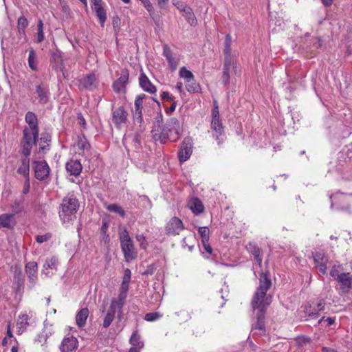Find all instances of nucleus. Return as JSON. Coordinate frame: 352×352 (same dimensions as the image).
Segmentation results:
<instances>
[{"label":"nucleus","instance_id":"obj_41","mask_svg":"<svg viewBox=\"0 0 352 352\" xmlns=\"http://www.w3.org/2000/svg\"><path fill=\"white\" fill-rule=\"evenodd\" d=\"M11 270L14 274V279L16 280L18 287H19L22 280L21 267L18 265H15L14 267H12Z\"/></svg>","mask_w":352,"mask_h":352},{"label":"nucleus","instance_id":"obj_34","mask_svg":"<svg viewBox=\"0 0 352 352\" xmlns=\"http://www.w3.org/2000/svg\"><path fill=\"white\" fill-rule=\"evenodd\" d=\"M186 88L190 93H198L201 88L199 83L197 82L195 78L192 80H190L188 82H186Z\"/></svg>","mask_w":352,"mask_h":352},{"label":"nucleus","instance_id":"obj_15","mask_svg":"<svg viewBox=\"0 0 352 352\" xmlns=\"http://www.w3.org/2000/svg\"><path fill=\"white\" fill-rule=\"evenodd\" d=\"M58 265V261L56 256H52L51 257H48L45 261L42 272L45 274V276L51 277L56 272Z\"/></svg>","mask_w":352,"mask_h":352},{"label":"nucleus","instance_id":"obj_20","mask_svg":"<svg viewBox=\"0 0 352 352\" xmlns=\"http://www.w3.org/2000/svg\"><path fill=\"white\" fill-rule=\"evenodd\" d=\"M127 120V113L122 107H120L112 112V120L116 126L120 127Z\"/></svg>","mask_w":352,"mask_h":352},{"label":"nucleus","instance_id":"obj_16","mask_svg":"<svg viewBox=\"0 0 352 352\" xmlns=\"http://www.w3.org/2000/svg\"><path fill=\"white\" fill-rule=\"evenodd\" d=\"M78 340L73 336H66L60 345L61 352H74L78 347Z\"/></svg>","mask_w":352,"mask_h":352},{"label":"nucleus","instance_id":"obj_3","mask_svg":"<svg viewBox=\"0 0 352 352\" xmlns=\"http://www.w3.org/2000/svg\"><path fill=\"white\" fill-rule=\"evenodd\" d=\"M25 120L28 126L23 129V155H29L31 148L35 144L38 135V121L37 116L32 111L26 113Z\"/></svg>","mask_w":352,"mask_h":352},{"label":"nucleus","instance_id":"obj_29","mask_svg":"<svg viewBox=\"0 0 352 352\" xmlns=\"http://www.w3.org/2000/svg\"><path fill=\"white\" fill-rule=\"evenodd\" d=\"M188 207L195 214L203 212L204 207L202 202L198 198H192L188 202Z\"/></svg>","mask_w":352,"mask_h":352},{"label":"nucleus","instance_id":"obj_13","mask_svg":"<svg viewBox=\"0 0 352 352\" xmlns=\"http://www.w3.org/2000/svg\"><path fill=\"white\" fill-rule=\"evenodd\" d=\"M163 56L166 58L172 71L176 70L180 61V57L173 52L167 44L163 45Z\"/></svg>","mask_w":352,"mask_h":352},{"label":"nucleus","instance_id":"obj_4","mask_svg":"<svg viewBox=\"0 0 352 352\" xmlns=\"http://www.w3.org/2000/svg\"><path fill=\"white\" fill-rule=\"evenodd\" d=\"M79 208L80 202L77 197L74 193H68L62 199L58 210L61 221L66 223L76 219Z\"/></svg>","mask_w":352,"mask_h":352},{"label":"nucleus","instance_id":"obj_26","mask_svg":"<svg viewBox=\"0 0 352 352\" xmlns=\"http://www.w3.org/2000/svg\"><path fill=\"white\" fill-rule=\"evenodd\" d=\"M36 94H37L38 102L41 104H45L49 101V89L43 85H38L36 87Z\"/></svg>","mask_w":352,"mask_h":352},{"label":"nucleus","instance_id":"obj_49","mask_svg":"<svg viewBox=\"0 0 352 352\" xmlns=\"http://www.w3.org/2000/svg\"><path fill=\"white\" fill-rule=\"evenodd\" d=\"M47 340V336H45L43 332H41L36 336L35 342L43 345L46 342Z\"/></svg>","mask_w":352,"mask_h":352},{"label":"nucleus","instance_id":"obj_57","mask_svg":"<svg viewBox=\"0 0 352 352\" xmlns=\"http://www.w3.org/2000/svg\"><path fill=\"white\" fill-rule=\"evenodd\" d=\"M340 274H339V270L338 267L336 265H334L330 271V275L336 280H337Z\"/></svg>","mask_w":352,"mask_h":352},{"label":"nucleus","instance_id":"obj_53","mask_svg":"<svg viewBox=\"0 0 352 352\" xmlns=\"http://www.w3.org/2000/svg\"><path fill=\"white\" fill-rule=\"evenodd\" d=\"M42 332L45 336H47V338H48L50 336H52V334L53 333L52 326L51 325L48 326L47 324H45V327H44V329Z\"/></svg>","mask_w":352,"mask_h":352},{"label":"nucleus","instance_id":"obj_10","mask_svg":"<svg viewBox=\"0 0 352 352\" xmlns=\"http://www.w3.org/2000/svg\"><path fill=\"white\" fill-rule=\"evenodd\" d=\"M25 273L28 277L27 285L30 289L33 288L38 280V265L35 261L28 262L25 265Z\"/></svg>","mask_w":352,"mask_h":352},{"label":"nucleus","instance_id":"obj_62","mask_svg":"<svg viewBox=\"0 0 352 352\" xmlns=\"http://www.w3.org/2000/svg\"><path fill=\"white\" fill-rule=\"evenodd\" d=\"M175 88L180 94L184 93L183 83L182 82H177Z\"/></svg>","mask_w":352,"mask_h":352},{"label":"nucleus","instance_id":"obj_28","mask_svg":"<svg viewBox=\"0 0 352 352\" xmlns=\"http://www.w3.org/2000/svg\"><path fill=\"white\" fill-rule=\"evenodd\" d=\"M89 309L82 308L78 311L76 316V324L79 328H82L86 324L87 319L89 316Z\"/></svg>","mask_w":352,"mask_h":352},{"label":"nucleus","instance_id":"obj_11","mask_svg":"<svg viewBox=\"0 0 352 352\" xmlns=\"http://www.w3.org/2000/svg\"><path fill=\"white\" fill-rule=\"evenodd\" d=\"M33 168L35 177L39 180H44L48 177L50 168L45 161H34Z\"/></svg>","mask_w":352,"mask_h":352},{"label":"nucleus","instance_id":"obj_22","mask_svg":"<svg viewBox=\"0 0 352 352\" xmlns=\"http://www.w3.org/2000/svg\"><path fill=\"white\" fill-rule=\"evenodd\" d=\"M337 281L340 285V289L342 293H348L351 288L352 278L349 273H341L338 277Z\"/></svg>","mask_w":352,"mask_h":352},{"label":"nucleus","instance_id":"obj_6","mask_svg":"<svg viewBox=\"0 0 352 352\" xmlns=\"http://www.w3.org/2000/svg\"><path fill=\"white\" fill-rule=\"evenodd\" d=\"M124 304V303L113 298L111 300L109 309L107 311H105V306L107 305V302L105 301H103L102 307L100 309L102 313L105 314L102 323L103 327L108 328L111 325V324L112 323L113 320L115 318V315L116 312H118V318H121L122 310Z\"/></svg>","mask_w":352,"mask_h":352},{"label":"nucleus","instance_id":"obj_39","mask_svg":"<svg viewBox=\"0 0 352 352\" xmlns=\"http://www.w3.org/2000/svg\"><path fill=\"white\" fill-rule=\"evenodd\" d=\"M13 215L10 214H3L0 215V226L3 228H8L12 221Z\"/></svg>","mask_w":352,"mask_h":352},{"label":"nucleus","instance_id":"obj_12","mask_svg":"<svg viewBox=\"0 0 352 352\" xmlns=\"http://www.w3.org/2000/svg\"><path fill=\"white\" fill-rule=\"evenodd\" d=\"M192 138L189 137L183 140L178 153L179 160L181 162H184L190 158L192 152Z\"/></svg>","mask_w":352,"mask_h":352},{"label":"nucleus","instance_id":"obj_35","mask_svg":"<svg viewBox=\"0 0 352 352\" xmlns=\"http://www.w3.org/2000/svg\"><path fill=\"white\" fill-rule=\"evenodd\" d=\"M106 209L110 212L118 214L122 217H124L126 215L125 211L118 204H113L107 205Z\"/></svg>","mask_w":352,"mask_h":352},{"label":"nucleus","instance_id":"obj_52","mask_svg":"<svg viewBox=\"0 0 352 352\" xmlns=\"http://www.w3.org/2000/svg\"><path fill=\"white\" fill-rule=\"evenodd\" d=\"M316 309L319 314L320 311L324 309V301L323 300H320L317 303H315Z\"/></svg>","mask_w":352,"mask_h":352},{"label":"nucleus","instance_id":"obj_14","mask_svg":"<svg viewBox=\"0 0 352 352\" xmlns=\"http://www.w3.org/2000/svg\"><path fill=\"white\" fill-rule=\"evenodd\" d=\"M184 227L180 219L174 217L170 219L166 226V232L170 235L179 234Z\"/></svg>","mask_w":352,"mask_h":352},{"label":"nucleus","instance_id":"obj_50","mask_svg":"<svg viewBox=\"0 0 352 352\" xmlns=\"http://www.w3.org/2000/svg\"><path fill=\"white\" fill-rule=\"evenodd\" d=\"M173 4L181 13L183 12L186 8L189 7L187 4L182 1H177L176 3H173Z\"/></svg>","mask_w":352,"mask_h":352},{"label":"nucleus","instance_id":"obj_17","mask_svg":"<svg viewBox=\"0 0 352 352\" xmlns=\"http://www.w3.org/2000/svg\"><path fill=\"white\" fill-rule=\"evenodd\" d=\"M98 82L94 74H89L80 80V86L85 89L93 91L98 86Z\"/></svg>","mask_w":352,"mask_h":352},{"label":"nucleus","instance_id":"obj_32","mask_svg":"<svg viewBox=\"0 0 352 352\" xmlns=\"http://www.w3.org/2000/svg\"><path fill=\"white\" fill-rule=\"evenodd\" d=\"M130 344L132 345V346H136L140 349H142L144 347V342L141 340L140 336L138 334V331H134L129 340Z\"/></svg>","mask_w":352,"mask_h":352},{"label":"nucleus","instance_id":"obj_18","mask_svg":"<svg viewBox=\"0 0 352 352\" xmlns=\"http://www.w3.org/2000/svg\"><path fill=\"white\" fill-rule=\"evenodd\" d=\"M314 260L316 267H318L320 273L324 275L327 273V256L323 252H318L314 254Z\"/></svg>","mask_w":352,"mask_h":352},{"label":"nucleus","instance_id":"obj_60","mask_svg":"<svg viewBox=\"0 0 352 352\" xmlns=\"http://www.w3.org/2000/svg\"><path fill=\"white\" fill-rule=\"evenodd\" d=\"M12 211L15 213H18L21 210V206L19 202H15L14 205H12Z\"/></svg>","mask_w":352,"mask_h":352},{"label":"nucleus","instance_id":"obj_46","mask_svg":"<svg viewBox=\"0 0 352 352\" xmlns=\"http://www.w3.org/2000/svg\"><path fill=\"white\" fill-rule=\"evenodd\" d=\"M162 315L159 312L148 313L144 316V320L148 322H154L161 318Z\"/></svg>","mask_w":352,"mask_h":352},{"label":"nucleus","instance_id":"obj_2","mask_svg":"<svg viewBox=\"0 0 352 352\" xmlns=\"http://www.w3.org/2000/svg\"><path fill=\"white\" fill-rule=\"evenodd\" d=\"M182 131L179 120L175 118H171L162 127L155 126L151 133L155 141L165 144L168 140L177 141L181 137Z\"/></svg>","mask_w":352,"mask_h":352},{"label":"nucleus","instance_id":"obj_58","mask_svg":"<svg viewBox=\"0 0 352 352\" xmlns=\"http://www.w3.org/2000/svg\"><path fill=\"white\" fill-rule=\"evenodd\" d=\"M161 97L163 100H167L170 101H173L175 99L168 91L162 92V94H161Z\"/></svg>","mask_w":352,"mask_h":352},{"label":"nucleus","instance_id":"obj_9","mask_svg":"<svg viewBox=\"0 0 352 352\" xmlns=\"http://www.w3.org/2000/svg\"><path fill=\"white\" fill-rule=\"evenodd\" d=\"M151 99L153 101L155 102L158 107H160V104L159 101L155 98H149L145 94H142L138 95L135 100L134 105H135V111H133V118L137 120L139 123H141L142 121V106L143 102L144 99Z\"/></svg>","mask_w":352,"mask_h":352},{"label":"nucleus","instance_id":"obj_1","mask_svg":"<svg viewBox=\"0 0 352 352\" xmlns=\"http://www.w3.org/2000/svg\"><path fill=\"white\" fill-rule=\"evenodd\" d=\"M272 285L271 280L265 273H262L259 279V285L256 290L252 300V306L254 311H257L256 322L254 324L253 330L262 335L265 332V314L267 307L272 302V296L267 292Z\"/></svg>","mask_w":352,"mask_h":352},{"label":"nucleus","instance_id":"obj_31","mask_svg":"<svg viewBox=\"0 0 352 352\" xmlns=\"http://www.w3.org/2000/svg\"><path fill=\"white\" fill-rule=\"evenodd\" d=\"M182 15L185 17L187 22L191 26H195L197 23V19L192 12V10L190 7H188L184 10L183 12H182Z\"/></svg>","mask_w":352,"mask_h":352},{"label":"nucleus","instance_id":"obj_23","mask_svg":"<svg viewBox=\"0 0 352 352\" xmlns=\"http://www.w3.org/2000/svg\"><path fill=\"white\" fill-rule=\"evenodd\" d=\"M139 84L141 88L149 94H153L157 91L156 87L151 82L144 73H142L139 77Z\"/></svg>","mask_w":352,"mask_h":352},{"label":"nucleus","instance_id":"obj_40","mask_svg":"<svg viewBox=\"0 0 352 352\" xmlns=\"http://www.w3.org/2000/svg\"><path fill=\"white\" fill-rule=\"evenodd\" d=\"M231 43H232V36L230 34H228L225 37L224 50H223L224 56L232 55V54H231Z\"/></svg>","mask_w":352,"mask_h":352},{"label":"nucleus","instance_id":"obj_63","mask_svg":"<svg viewBox=\"0 0 352 352\" xmlns=\"http://www.w3.org/2000/svg\"><path fill=\"white\" fill-rule=\"evenodd\" d=\"M108 228V223L107 222L103 221L102 225L101 226V232L105 234Z\"/></svg>","mask_w":352,"mask_h":352},{"label":"nucleus","instance_id":"obj_55","mask_svg":"<svg viewBox=\"0 0 352 352\" xmlns=\"http://www.w3.org/2000/svg\"><path fill=\"white\" fill-rule=\"evenodd\" d=\"M91 1L93 3V8H94V11L103 8L102 0H92Z\"/></svg>","mask_w":352,"mask_h":352},{"label":"nucleus","instance_id":"obj_25","mask_svg":"<svg viewBox=\"0 0 352 352\" xmlns=\"http://www.w3.org/2000/svg\"><path fill=\"white\" fill-rule=\"evenodd\" d=\"M36 314L32 311H25V314H23V331L31 330L36 327Z\"/></svg>","mask_w":352,"mask_h":352},{"label":"nucleus","instance_id":"obj_51","mask_svg":"<svg viewBox=\"0 0 352 352\" xmlns=\"http://www.w3.org/2000/svg\"><path fill=\"white\" fill-rule=\"evenodd\" d=\"M51 237V235L49 234H44V235H38L36 236V241L39 243H42L43 242L47 241L49 240Z\"/></svg>","mask_w":352,"mask_h":352},{"label":"nucleus","instance_id":"obj_7","mask_svg":"<svg viewBox=\"0 0 352 352\" xmlns=\"http://www.w3.org/2000/svg\"><path fill=\"white\" fill-rule=\"evenodd\" d=\"M211 129L213 132V137L217 141L218 144H221L223 141V127L219 120V113L217 106H215L214 109L212 110Z\"/></svg>","mask_w":352,"mask_h":352},{"label":"nucleus","instance_id":"obj_64","mask_svg":"<svg viewBox=\"0 0 352 352\" xmlns=\"http://www.w3.org/2000/svg\"><path fill=\"white\" fill-rule=\"evenodd\" d=\"M340 195L338 193L337 194H335V195H333L330 197V199L331 200V207L333 206L334 204H336L335 201H336V199H337V197L339 196Z\"/></svg>","mask_w":352,"mask_h":352},{"label":"nucleus","instance_id":"obj_36","mask_svg":"<svg viewBox=\"0 0 352 352\" xmlns=\"http://www.w3.org/2000/svg\"><path fill=\"white\" fill-rule=\"evenodd\" d=\"M179 75L180 78L184 80L185 82L195 78L193 74L190 70L187 69L186 67H182L180 69Z\"/></svg>","mask_w":352,"mask_h":352},{"label":"nucleus","instance_id":"obj_54","mask_svg":"<svg viewBox=\"0 0 352 352\" xmlns=\"http://www.w3.org/2000/svg\"><path fill=\"white\" fill-rule=\"evenodd\" d=\"M322 322H327V326H331L335 322V319L333 318H327L322 317L319 321L318 323H322Z\"/></svg>","mask_w":352,"mask_h":352},{"label":"nucleus","instance_id":"obj_33","mask_svg":"<svg viewBox=\"0 0 352 352\" xmlns=\"http://www.w3.org/2000/svg\"><path fill=\"white\" fill-rule=\"evenodd\" d=\"M129 283H122L120 288V293L117 298L118 300L124 303L125 299L127 296V292L129 290Z\"/></svg>","mask_w":352,"mask_h":352},{"label":"nucleus","instance_id":"obj_30","mask_svg":"<svg viewBox=\"0 0 352 352\" xmlns=\"http://www.w3.org/2000/svg\"><path fill=\"white\" fill-rule=\"evenodd\" d=\"M248 250L254 256L256 261L259 265L262 263V258L260 255V249L254 243H250L247 247Z\"/></svg>","mask_w":352,"mask_h":352},{"label":"nucleus","instance_id":"obj_24","mask_svg":"<svg viewBox=\"0 0 352 352\" xmlns=\"http://www.w3.org/2000/svg\"><path fill=\"white\" fill-rule=\"evenodd\" d=\"M51 61L52 67L56 70L63 72L65 68L62 52L60 50H55L51 52Z\"/></svg>","mask_w":352,"mask_h":352},{"label":"nucleus","instance_id":"obj_43","mask_svg":"<svg viewBox=\"0 0 352 352\" xmlns=\"http://www.w3.org/2000/svg\"><path fill=\"white\" fill-rule=\"evenodd\" d=\"M202 243V249L204 251H202V254L204 257L209 258V256L212 254V249L209 243V241H206L201 242Z\"/></svg>","mask_w":352,"mask_h":352},{"label":"nucleus","instance_id":"obj_5","mask_svg":"<svg viewBox=\"0 0 352 352\" xmlns=\"http://www.w3.org/2000/svg\"><path fill=\"white\" fill-rule=\"evenodd\" d=\"M119 239L124 260L126 262H130L135 259L138 254L135 251L133 241L126 228L119 233Z\"/></svg>","mask_w":352,"mask_h":352},{"label":"nucleus","instance_id":"obj_56","mask_svg":"<svg viewBox=\"0 0 352 352\" xmlns=\"http://www.w3.org/2000/svg\"><path fill=\"white\" fill-rule=\"evenodd\" d=\"M297 342L299 345L302 346L303 344H306L307 343L310 342V338L305 337V336H301L298 337L297 339Z\"/></svg>","mask_w":352,"mask_h":352},{"label":"nucleus","instance_id":"obj_38","mask_svg":"<svg viewBox=\"0 0 352 352\" xmlns=\"http://www.w3.org/2000/svg\"><path fill=\"white\" fill-rule=\"evenodd\" d=\"M76 146L81 151L88 150L89 144L84 135L78 136Z\"/></svg>","mask_w":352,"mask_h":352},{"label":"nucleus","instance_id":"obj_61","mask_svg":"<svg viewBox=\"0 0 352 352\" xmlns=\"http://www.w3.org/2000/svg\"><path fill=\"white\" fill-rule=\"evenodd\" d=\"M78 119L79 120L80 124L82 126L85 127L86 124V121L81 113L78 114Z\"/></svg>","mask_w":352,"mask_h":352},{"label":"nucleus","instance_id":"obj_27","mask_svg":"<svg viewBox=\"0 0 352 352\" xmlns=\"http://www.w3.org/2000/svg\"><path fill=\"white\" fill-rule=\"evenodd\" d=\"M28 64L32 71H38L39 64L38 57L34 50L32 48L28 50Z\"/></svg>","mask_w":352,"mask_h":352},{"label":"nucleus","instance_id":"obj_8","mask_svg":"<svg viewBox=\"0 0 352 352\" xmlns=\"http://www.w3.org/2000/svg\"><path fill=\"white\" fill-rule=\"evenodd\" d=\"M236 59L233 55L225 56L223 63V72L222 76V82L226 85L230 78V74L234 72L236 74Z\"/></svg>","mask_w":352,"mask_h":352},{"label":"nucleus","instance_id":"obj_42","mask_svg":"<svg viewBox=\"0 0 352 352\" xmlns=\"http://www.w3.org/2000/svg\"><path fill=\"white\" fill-rule=\"evenodd\" d=\"M137 241L139 243L140 248L146 250L148 245L146 237L142 234H138L135 236Z\"/></svg>","mask_w":352,"mask_h":352},{"label":"nucleus","instance_id":"obj_37","mask_svg":"<svg viewBox=\"0 0 352 352\" xmlns=\"http://www.w3.org/2000/svg\"><path fill=\"white\" fill-rule=\"evenodd\" d=\"M316 311V309L315 303H313L312 305H305L304 308L305 316L311 318H314L318 316V314Z\"/></svg>","mask_w":352,"mask_h":352},{"label":"nucleus","instance_id":"obj_47","mask_svg":"<svg viewBox=\"0 0 352 352\" xmlns=\"http://www.w3.org/2000/svg\"><path fill=\"white\" fill-rule=\"evenodd\" d=\"M95 12L101 25L102 26L107 20V13L105 10L102 8L98 10H96Z\"/></svg>","mask_w":352,"mask_h":352},{"label":"nucleus","instance_id":"obj_44","mask_svg":"<svg viewBox=\"0 0 352 352\" xmlns=\"http://www.w3.org/2000/svg\"><path fill=\"white\" fill-rule=\"evenodd\" d=\"M198 231H199V234H200L201 238V242H203V241L206 242V241H209L210 231H209L208 228L199 227Z\"/></svg>","mask_w":352,"mask_h":352},{"label":"nucleus","instance_id":"obj_45","mask_svg":"<svg viewBox=\"0 0 352 352\" xmlns=\"http://www.w3.org/2000/svg\"><path fill=\"white\" fill-rule=\"evenodd\" d=\"M44 39V34H43V23L42 21L39 20L38 25H37V36H36V42L41 43Z\"/></svg>","mask_w":352,"mask_h":352},{"label":"nucleus","instance_id":"obj_19","mask_svg":"<svg viewBox=\"0 0 352 352\" xmlns=\"http://www.w3.org/2000/svg\"><path fill=\"white\" fill-rule=\"evenodd\" d=\"M129 76L127 70L122 71L120 76L113 84V89L115 92L120 93L124 91L129 80Z\"/></svg>","mask_w":352,"mask_h":352},{"label":"nucleus","instance_id":"obj_59","mask_svg":"<svg viewBox=\"0 0 352 352\" xmlns=\"http://www.w3.org/2000/svg\"><path fill=\"white\" fill-rule=\"evenodd\" d=\"M155 267L153 265H150L147 267L143 274L144 275H152L155 272Z\"/></svg>","mask_w":352,"mask_h":352},{"label":"nucleus","instance_id":"obj_21","mask_svg":"<svg viewBox=\"0 0 352 352\" xmlns=\"http://www.w3.org/2000/svg\"><path fill=\"white\" fill-rule=\"evenodd\" d=\"M65 168L67 173L73 176H78L82 169V164L78 160L70 159L65 164Z\"/></svg>","mask_w":352,"mask_h":352},{"label":"nucleus","instance_id":"obj_48","mask_svg":"<svg viewBox=\"0 0 352 352\" xmlns=\"http://www.w3.org/2000/svg\"><path fill=\"white\" fill-rule=\"evenodd\" d=\"M142 4H143L144 7L146 8V10L148 11V12L149 13L151 17H152L153 19L154 16H155V9L153 6V4L151 3V1L149 0H148L145 3H143Z\"/></svg>","mask_w":352,"mask_h":352}]
</instances>
